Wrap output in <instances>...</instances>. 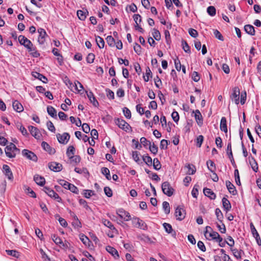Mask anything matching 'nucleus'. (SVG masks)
<instances>
[{"instance_id": "nucleus-22", "label": "nucleus", "mask_w": 261, "mask_h": 261, "mask_svg": "<svg viewBox=\"0 0 261 261\" xmlns=\"http://www.w3.org/2000/svg\"><path fill=\"white\" fill-rule=\"evenodd\" d=\"M12 106L14 110L17 112L20 113L23 110L22 105L18 100L14 101L12 103Z\"/></svg>"}, {"instance_id": "nucleus-47", "label": "nucleus", "mask_w": 261, "mask_h": 261, "mask_svg": "<svg viewBox=\"0 0 261 261\" xmlns=\"http://www.w3.org/2000/svg\"><path fill=\"white\" fill-rule=\"evenodd\" d=\"M216 9L214 6H209L207 8V12L211 16H214L216 15Z\"/></svg>"}, {"instance_id": "nucleus-39", "label": "nucleus", "mask_w": 261, "mask_h": 261, "mask_svg": "<svg viewBox=\"0 0 261 261\" xmlns=\"http://www.w3.org/2000/svg\"><path fill=\"white\" fill-rule=\"evenodd\" d=\"M152 72L150 69V68L147 67L146 69V75L143 76L144 80L145 82H148L149 80V77H151Z\"/></svg>"}, {"instance_id": "nucleus-40", "label": "nucleus", "mask_w": 261, "mask_h": 261, "mask_svg": "<svg viewBox=\"0 0 261 261\" xmlns=\"http://www.w3.org/2000/svg\"><path fill=\"white\" fill-rule=\"evenodd\" d=\"M163 208L166 214L170 213V208L169 203L167 201H164L163 202Z\"/></svg>"}, {"instance_id": "nucleus-42", "label": "nucleus", "mask_w": 261, "mask_h": 261, "mask_svg": "<svg viewBox=\"0 0 261 261\" xmlns=\"http://www.w3.org/2000/svg\"><path fill=\"white\" fill-rule=\"evenodd\" d=\"M182 49L184 50V51L187 53L190 54L191 53L190 48L187 42L185 40H182Z\"/></svg>"}, {"instance_id": "nucleus-24", "label": "nucleus", "mask_w": 261, "mask_h": 261, "mask_svg": "<svg viewBox=\"0 0 261 261\" xmlns=\"http://www.w3.org/2000/svg\"><path fill=\"white\" fill-rule=\"evenodd\" d=\"M249 161L252 170L256 172L258 171V165L256 160L253 156H250L249 157Z\"/></svg>"}, {"instance_id": "nucleus-19", "label": "nucleus", "mask_w": 261, "mask_h": 261, "mask_svg": "<svg viewBox=\"0 0 261 261\" xmlns=\"http://www.w3.org/2000/svg\"><path fill=\"white\" fill-rule=\"evenodd\" d=\"M195 118L198 125L201 126L203 124L202 116L198 110H196L195 112Z\"/></svg>"}, {"instance_id": "nucleus-37", "label": "nucleus", "mask_w": 261, "mask_h": 261, "mask_svg": "<svg viewBox=\"0 0 261 261\" xmlns=\"http://www.w3.org/2000/svg\"><path fill=\"white\" fill-rule=\"evenodd\" d=\"M215 214L217 216V219L220 222H222L223 219V215L221 210L219 208H217L215 210Z\"/></svg>"}, {"instance_id": "nucleus-20", "label": "nucleus", "mask_w": 261, "mask_h": 261, "mask_svg": "<svg viewBox=\"0 0 261 261\" xmlns=\"http://www.w3.org/2000/svg\"><path fill=\"white\" fill-rule=\"evenodd\" d=\"M223 207L226 212H228L231 208V205L229 201L225 197H223L222 200Z\"/></svg>"}, {"instance_id": "nucleus-32", "label": "nucleus", "mask_w": 261, "mask_h": 261, "mask_svg": "<svg viewBox=\"0 0 261 261\" xmlns=\"http://www.w3.org/2000/svg\"><path fill=\"white\" fill-rule=\"evenodd\" d=\"M101 172L103 175H105L106 178L108 180H110L111 179V177L110 174V171L108 168L106 167H102L101 169Z\"/></svg>"}, {"instance_id": "nucleus-3", "label": "nucleus", "mask_w": 261, "mask_h": 261, "mask_svg": "<svg viewBox=\"0 0 261 261\" xmlns=\"http://www.w3.org/2000/svg\"><path fill=\"white\" fill-rule=\"evenodd\" d=\"M162 189L164 194L169 197L173 194L174 191L168 181H165L162 184Z\"/></svg>"}, {"instance_id": "nucleus-60", "label": "nucleus", "mask_w": 261, "mask_h": 261, "mask_svg": "<svg viewBox=\"0 0 261 261\" xmlns=\"http://www.w3.org/2000/svg\"><path fill=\"white\" fill-rule=\"evenodd\" d=\"M59 184L61 185L62 187H63L65 189H67L68 187H69V185L70 183L63 180V179H60L58 181Z\"/></svg>"}, {"instance_id": "nucleus-28", "label": "nucleus", "mask_w": 261, "mask_h": 261, "mask_svg": "<svg viewBox=\"0 0 261 261\" xmlns=\"http://www.w3.org/2000/svg\"><path fill=\"white\" fill-rule=\"evenodd\" d=\"M32 75L37 79L41 81L43 83H46L47 82V78L44 76L43 75L40 74L37 72H33Z\"/></svg>"}, {"instance_id": "nucleus-38", "label": "nucleus", "mask_w": 261, "mask_h": 261, "mask_svg": "<svg viewBox=\"0 0 261 261\" xmlns=\"http://www.w3.org/2000/svg\"><path fill=\"white\" fill-rule=\"evenodd\" d=\"M8 255L18 258L19 256V253L18 251L14 250H6Z\"/></svg>"}, {"instance_id": "nucleus-51", "label": "nucleus", "mask_w": 261, "mask_h": 261, "mask_svg": "<svg viewBox=\"0 0 261 261\" xmlns=\"http://www.w3.org/2000/svg\"><path fill=\"white\" fill-rule=\"evenodd\" d=\"M234 178H235V180H236V182L237 185H238V186H240L241 181H240V179L239 170L238 169H236L234 170Z\"/></svg>"}, {"instance_id": "nucleus-48", "label": "nucleus", "mask_w": 261, "mask_h": 261, "mask_svg": "<svg viewBox=\"0 0 261 261\" xmlns=\"http://www.w3.org/2000/svg\"><path fill=\"white\" fill-rule=\"evenodd\" d=\"M186 167L188 169V174L193 175L195 173L196 169L194 166L188 164L187 166H186Z\"/></svg>"}, {"instance_id": "nucleus-53", "label": "nucleus", "mask_w": 261, "mask_h": 261, "mask_svg": "<svg viewBox=\"0 0 261 261\" xmlns=\"http://www.w3.org/2000/svg\"><path fill=\"white\" fill-rule=\"evenodd\" d=\"M69 185V187H68V190H69L71 192L75 194H78L79 190L74 185L70 184Z\"/></svg>"}, {"instance_id": "nucleus-23", "label": "nucleus", "mask_w": 261, "mask_h": 261, "mask_svg": "<svg viewBox=\"0 0 261 261\" xmlns=\"http://www.w3.org/2000/svg\"><path fill=\"white\" fill-rule=\"evenodd\" d=\"M203 193L206 196L209 197L211 199H215L216 197V194L209 188H204Z\"/></svg>"}, {"instance_id": "nucleus-1", "label": "nucleus", "mask_w": 261, "mask_h": 261, "mask_svg": "<svg viewBox=\"0 0 261 261\" xmlns=\"http://www.w3.org/2000/svg\"><path fill=\"white\" fill-rule=\"evenodd\" d=\"M18 41L21 45L27 48L29 52H31L32 55L35 58L39 57L40 54L37 51L31 41L23 35L18 37Z\"/></svg>"}, {"instance_id": "nucleus-57", "label": "nucleus", "mask_w": 261, "mask_h": 261, "mask_svg": "<svg viewBox=\"0 0 261 261\" xmlns=\"http://www.w3.org/2000/svg\"><path fill=\"white\" fill-rule=\"evenodd\" d=\"M104 192L105 194L109 197H111L113 195L112 190L108 187H106L104 188Z\"/></svg>"}, {"instance_id": "nucleus-2", "label": "nucleus", "mask_w": 261, "mask_h": 261, "mask_svg": "<svg viewBox=\"0 0 261 261\" xmlns=\"http://www.w3.org/2000/svg\"><path fill=\"white\" fill-rule=\"evenodd\" d=\"M5 153L9 158H14L16 156L17 152H19L20 150L17 148L16 145L13 143H10L5 149Z\"/></svg>"}, {"instance_id": "nucleus-61", "label": "nucleus", "mask_w": 261, "mask_h": 261, "mask_svg": "<svg viewBox=\"0 0 261 261\" xmlns=\"http://www.w3.org/2000/svg\"><path fill=\"white\" fill-rule=\"evenodd\" d=\"M94 195V191L89 190L84 191V195L86 198H89L92 195Z\"/></svg>"}, {"instance_id": "nucleus-14", "label": "nucleus", "mask_w": 261, "mask_h": 261, "mask_svg": "<svg viewBox=\"0 0 261 261\" xmlns=\"http://www.w3.org/2000/svg\"><path fill=\"white\" fill-rule=\"evenodd\" d=\"M49 168L54 172H59L62 169V164L57 162H51L48 164Z\"/></svg>"}, {"instance_id": "nucleus-17", "label": "nucleus", "mask_w": 261, "mask_h": 261, "mask_svg": "<svg viewBox=\"0 0 261 261\" xmlns=\"http://www.w3.org/2000/svg\"><path fill=\"white\" fill-rule=\"evenodd\" d=\"M86 93L87 97H88L90 102L92 103L94 107H97L99 105V103L97 100L96 99L95 96H94L93 93L91 91H90L89 92L86 91Z\"/></svg>"}, {"instance_id": "nucleus-6", "label": "nucleus", "mask_w": 261, "mask_h": 261, "mask_svg": "<svg viewBox=\"0 0 261 261\" xmlns=\"http://www.w3.org/2000/svg\"><path fill=\"white\" fill-rule=\"evenodd\" d=\"M132 222L134 226L136 227L146 230L147 228V226L146 224L142 220L140 219L139 218H133L132 220Z\"/></svg>"}, {"instance_id": "nucleus-11", "label": "nucleus", "mask_w": 261, "mask_h": 261, "mask_svg": "<svg viewBox=\"0 0 261 261\" xmlns=\"http://www.w3.org/2000/svg\"><path fill=\"white\" fill-rule=\"evenodd\" d=\"M240 89L238 87H236L233 89V92L230 95V98L232 101H233L237 105L239 103V96H240Z\"/></svg>"}, {"instance_id": "nucleus-29", "label": "nucleus", "mask_w": 261, "mask_h": 261, "mask_svg": "<svg viewBox=\"0 0 261 261\" xmlns=\"http://www.w3.org/2000/svg\"><path fill=\"white\" fill-rule=\"evenodd\" d=\"M220 128L221 131L224 133L227 132V121L224 117H223L221 119Z\"/></svg>"}, {"instance_id": "nucleus-30", "label": "nucleus", "mask_w": 261, "mask_h": 261, "mask_svg": "<svg viewBox=\"0 0 261 261\" xmlns=\"http://www.w3.org/2000/svg\"><path fill=\"white\" fill-rule=\"evenodd\" d=\"M163 226L167 233H171L172 236H176L175 231L173 230L172 226L170 224L164 223L163 224Z\"/></svg>"}, {"instance_id": "nucleus-54", "label": "nucleus", "mask_w": 261, "mask_h": 261, "mask_svg": "<svg viewBox=\"0 0 261 261\" xmlns=\"http://www.w3.org/2000/svg\"><path fill=\"white\" fill-rule=\"evenodd\" d=\"M168 144V142L167 140L163 139L161 140L160 143V148L161 149H166L167 148V146Z\"/></svg>"}, {"instance_id": "nucleus-8", "label": "nucleus", "mask_w": 261, "mask_h": 261, "mask_svg": "<svg viewBox=\"0 0 261 261\" xmlns=\"http://www.w3.org/2000/svg\"><path fill=\"white\" fill-rule=\"evenodd\" d=\"M22 154L29 160L36 162L38 160L37 155L32 151L28 149H23L22 151Z\"/></svg>"}, {"instance_id": "nucleus-9", "label": "nucleus", "mask_w": 261, "mask_h": 261, "mask_svg": "<svg viewBox=\"0 0 261 261\" xmlns=\"http://www.w3.org/2000/svg\"><path fill=\"white\" fill-rule=\"evenodd\" d=\"M117 214L121 218L124 219V221H128L131 220V216L129 213L123 208H120L117 210Z\"/></svg>"}, {"instance_id": "nucleus-31", "label": "nucleus", "mask_w": 261, "mask_h": 261, "mask_svg": "<svg viewBox=\"0 0 261 261\" xmlns=\"http://www.w3.org/2000/svg\"><path fill=\"white\" fill-rule=\"evenodd\" d=\"M47 112L49 115L53 118H57V111L56 109L52 106H48L47 108Z\"/></svg>"}, {"instance_id": "nucleus-55", "label": "nucleus", "mask_w": 261, "mask_h": 261, "mask_svg": "<svg viewBox=\"0 0 261 261\" xmlns=\"http://www.w3.org/2000/svg\"><path fill=\"white\" fill-rule=\"evenodd\" d=\"M123 112L126 118L130 119L131 118V112L127 108H124L123 109Z\"/></svg>"}, {"instance_id": "nucleus-52", "label": "nucleus", "mask_w": 261, "mask_h": 261, "mask_svg": "<svg viewBox=\"0 0 261 261\" xmlns=\"http://www.w3.org/2000/svg\"><path fill=\"white\" fill-rule=\"evenodd\" d=\"M77 15L79 18L81 20H84L86 18V13L82 10H78L77 11Z\"/></svg>"}, {"instance_id": "nucleus-41", "label": "nucleus", "mask_w": 261, "mask_h": 261, "mask_svg": "<svg viewBox=\"0 0 261 261\" xmlns=\"http://www.w3.org/2000/svg\"><path fill=\"white\" fill-rule=\"evenodd\" d=\"M52 240L53 241L57 244L60 245V247H61V244H63V241L61 239V238L58 236H57L56 234H54L51 237Z\"/></svg>"}, {"instance_id": "nucleus-63", "label": "nucleus", "mask_w": 261, "mask_h": 261, "mask_svg": "<svg viewBox=\"0 0 261 261\" xmlns=\"http://www.w3.org/2000/svg\"><path fill=\"white\" fill-rule=\"evenodd\" d=\"M82 130L84 132L87 134L90 132V127L89 126V125L86 123H84L82 125Z\"/></svg>"}, {"instance_id": "nucleus-44", "label": "nucleus", "mask_w": 261, "mask_h": 261, "mask_svg": "<svg viewBox=\"0 0 261 261\" xmlns=\"http://www.w3.org/2000/svg\"><path fill=\"white\" fill-rule=\"evenodd\" d=\"M153 37L157 41H159L161 39V34L160 32L155 29H153L152 32Z\"/></svg>"}, {"instance_id": "nucleus-49", "label": "nucleus", "mask_w": 261, "mask_h": 261, "mask_svg": "<svg viewBox=\"0 0 261 261\" xmlns=\"http://www.w3.org/2000/svg\"><path fill=\"white\" fill-rule=\"evenodd\" d=\"M143 160L148 166H151L152 164V159L148 155L143 156Z\"/></svg>"}, {"instance_id": "nucleus-21", "label": "nucleus", "mask_w": 261, "mask_h": 261, "mask_svg": "<svg viewBox=\"0 0 261 261\" xmlns=\"http://www.w3.org/2000/svg\"><path fill=\"white\" fill-rule=\"evenodd\" d=\"M106 250L113 256L115 258L117 259L119 257L117 250L114 247L108 246L106 247Z\"/></svg>"}, {"instance_id": "nucleus-27", "label": "nucleus", "mask_w": 261, "mask_h": 261, "mask_svg": "<svg viewBox=\"0 0 261 261\" xmlns=\"http://www.w3.org/2000/svg\"><path fill=\"white\" fill-rule=\"evenodd\" d=\"M34 180L37 185L41 186H43L45 182V178L39 175H35L34 177Z\"/></svg>"}, {"instance_id": "nucleus-33", "label": "nucleus", "mask_w": 261, "mask_h": 261, "mask_svg": "<svg viewBox=\"0 0 261 261\" xmlns=\"http://www.w3.org/2000/svg\"><path fill=\"white\" fill-rule=\"evenodd\" d=\"M75 148L73 146H69L67 150L66 154L68 158H72L75 153Z\"/></svg>"}, {"instance_id": "nucleus-5", "label": "nucleus", "mask_w": 261, "mask_h": 261, "mask_svg": "<svg viewBox=\"0 0 261 261\" xmlns=\"http://www.w3.org/2000/svg\"><path fill=\"white\" fill-rule=\"evenodd\" d=\"M204 236L207 239L210 240L211 238L212 240H215L216 239V236H219V233L216 231H213L210 226H207L205 227Z\"/></svg>"}, {"instance_id": "nucleus-45", "label": "nucleus", "mask_w": 261, "mask_h": 261, "mask_svg": "<svg viewBox=\"0 0 261 261\" xmlns=\"http://www.w3.org/2000/svg\"><path fill=\"white\" fill-rule=\"evenodd\" d=\"M102 223L108 228H110L111 229H115V227L112 224V223L108 220L104 219L102 220Z\"/></svg>"}, {"instance_id": "nucleus-50", "label": "nucleus", "mask_w": 261, "mask_h": 261, "mask_svg": "<svg viewBox=\"0 0 261 261\" xmlns=\"http://www.w3.org/2000/svg\"><path fill=\"white\" fill-rule=\"evenodd\" d=\"M149 149L150 151L154 154H156L158 153V147L156 145H155L154 143L151 145H149Z\"/></svg>"}, {"instance_id": "nucleus-43", "label": "nucleus", "mask_w": 261, "mask_h": 261, "mask_svg": "<svg viewBox=\"0 0 261 261\" xmlns=\"http://www.w3.org/2000/svg\"><path fill=\"white\" fill-rule=\"evenodd\" d=\"M106 41L108 45L113 47L115 45V40L112 36H108L106 38Z\"/></svg>"}, {"instance_id": "nucleus-13", "label": "nucleus", "mask_w": 261, "mask_h": 261, "mask_svg": "<svg viewBox=\"0 0 261 261\" xmlns=\"http://www.w3.org/2000/svg\"><path fill=\"white\" fill-rule=\"evenodd\" d=\"M38 32L39 34L38 42L40 44H43L45 41V37L47 36L46 33L45 31L42 28L38 29Z\"/></svg>"}, {"instance_id": "nucleus-18", "label": "nucleus", "mask_w": 261, "mask_h": 261, "mask_svg": "<svg viewBox=\"0 0 261 261\" xmlns=\"http://www.w3.org/2000/svg\"><path fill=\"white\" fill-rule=\"evenodd\" d=\"M226 186L230 193L232 194L233 195H235L237 194L235 187L230 181H226Z\"/></svg>"}, {"instance_id": "nucleus-64", "label": "nucleus", "mask_w": 261, "mask_h": 261, "mask_svg": "<svg viewBox=\"0 0 261 261\" xmlns=\"http://www.w3.org/2000/svg\"><path fill=\"white\" fill-rule=\"evenodd\" d=\"M94 59L95 55L92 53H90L87 57V61L89 63H92L94 62Z\"/></svg>"}, {"instance_id": "nucleus-10", "label": "nucleus", "mask_w": 261, "mask_h": 261, "mask_svg": "<svg viewBox=\"0 0 261 261\" xmlns=\"http://www.w3.org/2000/svg\"><path fill=\"white\" fill-rule=\"evenodd\" d=\"M57 138L60 143L66 144L70 139V135L67 133H64L62 135L58 134Z\"/></svg>"}, {"instance_id": "nucleus-58", "label": "nucleus", "mask_w": 261, "mask_h": 261, "mask_svg": "<svg viewBox=\"0 0 261 261\" xmlns=\"http://www.w3.org/2000/svg\"><path fill=\"white\" fill-rule=\"evenodd\" d=\"M140 142L144 147H147L148 145H150L151 143V142L148 141L145 137H142L140 139Z\"/></svg>"}, {"instance_id": "nucleus-7", "label": "nucleus", "mask_w": 261, "mask_h": 261, "mask_svg": "<svg viewBox=\"0 0 261 261\" xmlns=\"http://www.w3.org/2000/svg\"><path fill=\"white\" fill-rule=\"evenodd\" d=\"M43 191L49 197L54 198L55 199H56L57 201L59 202L61 201V198L59 197V195L57 193H56L53 190L50 189L47 187H44L43 188Z\"/></svg>"}, {"instance_id": "nucleus-35", "label": "nucleus", "mask_w": 261, "mask_h": 261, "mask_svg": "<svg viewBox=\"0 0 261 261\" xmlns=\"http://www.w3.org/2000/svg\"><path fill=\"white\" fill-rule=\"evenodd\" d=\"M96 42L97 46L100 48H102L105 45V41L103 39L99 36L96 37Z\"/></svg>"}, {"instance_id": "nucleus-12", "label": "nucleus", "mask_w": 261, "mask_h": 261, "mask_svg": "<svg viewBox=\"0 0 261 261\" xmlns=\"http://www.w3.org/2000/svg\"><path fill=\"white\" fill-rule=\"evenodd\" d=\"M175 215L177 220L181 221L185 217L186 211L180 206H177L175 210Z\"/></svg>"}, {"instance_id": "nucleus-16", "label": "nucleus", "mask_w": 261, "mask_h": 261, "mask_svg": "<svg viewBox=\"0 0 261 261\" xmlns=\"http://www.w3.org/2000/svg\"><path fill=\"white\" fill-rule=\"evenodd\" d=\"M29 130L30 132L31 135L34 136L36 139H39L41 136V134L39 132V129L33 126H29Z\"/></svg>"}, {"instance_id": "nucleus-46", "label": "nucleus", "mask_w": 261, "mask_h": 261, "mask_svg": "<svg viewBox=\"0 0 261 261\" xmlns=\"http://www.w3.org/2000/svg\"><path fill=\"white\" fill-rule=\"evenodd\" d=\"M55 217H56V218H57L58 217L59 218L58 220H59V223L61 226H62L63 227H66L67 226L68 224H67L66 221L64 218L60 217L59 215H56L55 216Z\"/></svg>"}, {"instance_id": "nucleus-4", "label": "nucleus", "mask_w": 261, "mask_h": 261, "mask_svg": "<svg viewBox=\"0 0 261 261\" xmlns=\"http://www.w3.org/2000/svg\"><path fill=\"white\" fill-rule=\"evenodd\" d=\"M115 123L120 128L125 132H127L131 128L128 123H127L124 120L120 118L115 119Z\"/></svg>"}, {"instance_id": "nucleus-36", "label": "nucleus", "mask_w": 261, "mask_h": 261, "mask_svg": "<svg viewBox=\"0 0 261 261\" xmlns=\"http://www.w3.org/2000/svg\"><path fill=\"white\" fill-rule=\"evenodd\" d=\"M153 166L154 169L159 170L161 168V164L158 158H154L153 161Z\"/></svg>"}, {"instance_id": "nucleus-56", "label": "nucleus", "mask_w": 261, "mask_h": 261, "mask_svg": "<svg viewBox=\"0 0 261 261\" xmlns=\"http://www.w3.org/2000/svg\"><path fill=\"white\" fill-rule=\"evenodd\" d=\"M141 46L138 44L137 43H135V45L134 46V49L135 50V51L138 54V55H140L141 54Z\"/></svg>"}, {"instance_id": "nucleus-26", "label": "nucleus", "mask_w": 261, "mask_h": 261, "mask_svg": "<svg viewBox=\"0 0 261 261\" xmlns=\"http://www.w3.org/2000/svg\"><path fill=\"white\" fill-rule=\"evenodd\" d=\"M42 147L43 148L48 152L49 154H54L56 152L55 149L53 148H51L48 143L45 142H43L42 143Z\"/></svg>"}, {"instance_id": "nucleus-15", "label": "nucleus", "mask_w": 261, "mask_h": 261, "mask_svg": "<svg viewBox=\"0 0 261 261\" xmlns=\"http://www.w3.org/2000/svg\"><path fill=\"white\" fill-rule=\"evenodd\" d=\"M3 169L5 175L8 177V178L11 180H13V175L9 166L7 165H4Z\"/></svg>"}, {"instance_id": "nucleus-59", "label": "nucleus", "mask_w": 261, "mask_h": 261, "mask_svg": "<svg viewBox=\"0 0 261 261\" xmlns=\"http://www.w3.org/2000/svg\"><path fill=\"white\" fill-rule=\"evenodd\" d=\"M139 153L138 151H133V152H132L133 158L134 160V161L138 163H139V162L140 161V159H139Z\"/></svg>"}, {"instance_id": "nucleus-62", "label": "nucleus", "mask_w": 261, "mask_h": 261, "mask_svg": "<svg viewBox=\"0 0 261 261\" xmlns=\"http://www.w3.org/2000/svg\"><path fill=\"white\" fill-rule=\"evenodd\" d=\"M47 128L51 132L55 133L56 128L51 121H49L47 122Z\"/></svg>"}, {"instance_id": "nucleus-34", "label": "nucleus", "mask_w": 261, "mask_h": 261, "mask_svg": "<svg viewBox=\"0 0 261 261\" xmlns=\"http://www.w3.org/2000/svg\"><path fill=\"white\" fill-rule=\"evenodd\" d=\"M80 238L84 245L86 246H90V243L91 242L87 237L83 234L80 235Z\"/></svg>"}, {"instance_id": "nucleus-25", "label": "nucleus", "mask_w": 261, "mask_h": 261, "mask_svg": "<svg viewBox=\"0 0 261 261\" xmlns=\"http://www.w3.org/2000/svg\"><path fill=\"white\" fill-rule=\"evenodd\" d=\"M244 30L248 34L251 36L255 35V31L253 25L250 24H246L244 26Z\"/></svg>"}]
</instances>
